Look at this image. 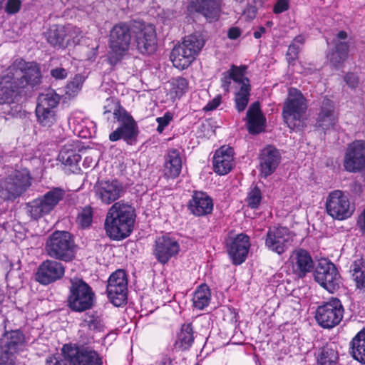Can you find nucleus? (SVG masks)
Masks as SVG:
<instances>
[{
  "label": "nucleus",
  "mask_w": 365,
  "mask_h": 365,
  "mask_svg": "<svg viewBox=\"0 0 365 365\" xmlns=\"http://www.w3.org/2000/svg\"><path fill=\"white\" fill-rule=\"evenodd\" d=\"M40 68L35 62L14 61L7 73L0 76V105L16 102L27 86L34 87L41 81Z\"/></svg>",
  "instance_id": "1"
},
{
  "label": "nucleus",
  "mask_w": 365,
  "mask_h": 365,
  "mask_svg": "<svg viewBox=\"0 0 365 365\" xmlns=\"http://www.w3.org/2000/svg\"><path fill=\"white\" fill-rule=\"evenodd\" d=\"M135 217V210L130 205L122 202L114 203L105 220L107 235L114 240L126 238L133 230Z\"/></svg>",
  "instance_id": "2"
},
{
  "label": "nucleus",
  "mask_w": 365,
  "mask_h": 365,
  "mask_svg": "<svg viewBox=\"0 0 365 365\" xmlns=\"http://www.w3.org/2000/svg\"><path fill=\"white\" fill-rule=\"evenodd\" d=\"M103 109L104 114L112 113L114 118L120 123V126L110 134V140L117 141L123 138L130 143V141L135 138L138 133L137 123L133 118L113 98H108L106 100Z\"/></svg>",
  "instance_id": "3"
},
{
  "label": "nucleus",
  "mask_w": 365,
  "mask_h": 365,
  "mask_svg": "<svg viewBox=\"0 0 365 365\" xmlns=\"http://www.w3.org/2000/svg\"><path fill=\"white\" fill-rule=\"evenodd\" d=\"M62 358L47 361V365H102L98 354L81 344H64L61 349Z\"/></svg>",
  "instance_id": "4"
},
{
  "label": "nucleus",
  "mask_w": 365,
  "mask_h": 365,
  "mask_svg": "<svg viewBox=\"0 0 365 365\" xmlns=\"http://www.w3.org/2000/svg\"><path fill=\"white\" fill-rule=\"evenodd\" d=\"M204 44L205 40L200 34L185 36L182 42L172 50L170 59L173 66L180 70L187 68L195 59Z\"/></svg>",
  "instance_id": "5"
},
{
  "label": "nucleus",
  "mask_w": 365,
  "mask_h": 365,
  "mask_svg": "<svg viewBox=\"0 0 365 365\" xmlns=\"http://www.w3.org/2000/svg\"><path fill=\"white\" fill-rule=\"evenodd\" d=\"M307 109L306 99L301 91L297 88H289L284 103L282 115L290 129H300L304 126Z\"/></svg>",
  "instance_id": "6"
},
{
  "label": "nucleus",
  "mask_w": 365,
  "mask_h": 365,
  "mask_svg": "<svg viewBox=\"0 0 365 365\" xmlns=\"http://www.w3.org/2000/svg\"><path fill=\"white\" fill-rule=\"evenodd\" d=\"M75 245L71 235L66 231H56L46 242V251L51 257L70 262L75 257Z\"/></svg>",
  "instance_id": "7"
},
{
  "label": "nucleus",
  "mask_w": 365,
  "mask_h": 365,
  "mask_svg": "<svg viewBox=\"0 0 365 365\" xmlns=\"http://www.w3.org/2000/svg\"><path fill=\"white\" fill-rule=\"evenodd\" d=\"M70 282L68 307L78 312L90 309L94 304L95 298L91 287L81 279H71Z\"/></svg>",
  "instance_id": "8"
},
{
  "label": "nucleus",
  "mask_w": 365,
  "mask_h": 365,
  "mask_svg": "<svg viewBox=\"0 0 365 365\" xmlns=\"http://www.w3.org/2000/svg\"><path fill=\"white\" fill-rule=\"evenodd\" d=\"M131 41L129 26L125 23L115 25L110 31L108 60L115 65L120 61L128 51Z\"/></svg>",
  "instance_id": "9"
},
{
  "label": "nucleus",
  "mask_w": 365,
  "mask_h": 365,
  "mask_svg": "<svg viewBox=\"0 0 365 365\" xmlns=\"http://www.w3.org/2000/svg\"><path fill=\"white\" fill-rule=\"evenodd\" d=\"M64 195L65 191L63 189L54 187L43 195L28 202L27 212L32 219L38 220L53 210Z\"/></svg>",
  "instance_id": "10"
},
{
  "label": "nucleus",
  "mask_w": 365,
  "mask_h": 365,
  "mask_svg": "<svg viewBox=\"0 0 365 365\" xmlns=\"http://www.w3.org/2000/svg\"><path fill=\"white\" fill-rule=\"evenodd\" d=\"M31 185V178L27 170H18L0 182V197L14 200L21 195Z\"/></svg>",
  "instance_id": "11"
},
{
  "label": "nucleus",
  "mask_w": 365,
  "mask_h": 365,
  "mask_svg": "<svg viewBox=\"0 0 365 365\" xmlns=\"http://www.w3.org/2000/svg\"><path fill=\"white\" fill-rule=\"evenodd\" d=\"M59 101L60 96L53 90H48L38 96L36 115L42 126L49 128L56 123L55 109Z\"/></svg>",
  "instance_id": "12"
},
{
  "label": "nucleus",
  "mask_w": 365,
  "mask_h": 365,
  "mask_svg": "<svg viewBox=\"0 0 365 365\" xmlns=\"http://www.w3.org/2000/svg\"><path fill=\"white\" fill-rule=\"evenodd\" d=\"M314 276L315 280L330 293H334L340 287V275L335 265L326 259L318 262Z\"/></svg>",
  "instance_id": "13"
},
{
  "label": "nucleus",
  "mask_w": 365,
  "mask_h": 365,
  "mask_svg": "<svg viewBox=\"0 0 365 365\" xmlns=\"http://www.w3.org/2000/svg\"><path fill=\"white\" fill-rule=\"evenodd\" d=\"M343 313L344 309L341 302L336 298H332L317 308L315 318L322 327L332 328L341 322Z\"/></svg>",
  "instance_id": "14"
},
{
  "label": "nucleus",
  "mask_w": 365,
  "mask_h": 365,
  "mask_svg": "<svg viewBox=\"0 0 365 365\" xmlns=\"http://www.w3.org/2000/svg\"><path fill=\"white\" fill-rule=\"evenodd\" d=\"M327 213L334 219L342 220L351 216L354 207L347 196L341 190L331 192L326 202Z\"/></svg>",
  "instance_id": "15"
},
{
  "label": "nucleus",
  "mask_w": 365,
  "mask_h": 365,
  "mask_svg": "<svg viewBox=\"0 0 365 365\" xmlns=\"http://www.w3.org/2000/svg\"><path fill=\"white\" fill-rule=\"evenodd\" d=\"M128 280L125 272L118 269L109 277L107 285L108 297L115 307H120L127 299Z\"/></svg>",
  "instance_id": "16"
},
{
  "label": "nucleus",
  "mask_w": 365,
  "mask_h": 365,
  "mask_svg": "<svg viewBox=\"0 0 365 365\" xmlns=\"http://www.w3.org/2000/svg\"><path fill=\"white\" fill-rule=\"evenodd\" d=\"M292 241L293 235L287 227H272L267 232L265 245L272 252L281 255L291 246Z\"/></svg>",
  "instance_id": "17"
},
{
  "label": "nucleus",
  "mask_w": 365,
  "mask_h": 365,
  "mask_svg": "<svg viewBox=\"0 0 365 365\" xmlns=\"http://www.w3.org/2000/svg\"><path fill=\"white\" fill-rule=\"evenodd\" d=\"M137 49L143 54H152L157 48L155 29L153 25H141L135 32Z\"/></svg>",
  "instance_id": "18"
},
{
  "label": "nucleus",
  "mask_w": 365,
  "mask_h": 365,
  "mask_svg": "<svg viewBox=\"0 0 365 365\" xmlns=\"http://www.w3.org/2000/svg\"><path fill=\"white\" fill-rule=\"evenodd\" d=\"M64 274V267L61 262L47 259L38 267L36 272V280L44 285L61 279Z\"/></svg>",
  "instance_id": "19"
},
{
  "label": "nucleus",
  "mask_w": 365,
  "mask_h": 365,
  "mask_svg": "<svg viewBox=\"0 0 365 365\" xmlns=\"http://www.w3.org/2000/svg\"><path fill=\"white\" fill-rule=\"evenodd\" d=\"M122 191V187L117 180L98 181L94 186L96 197L107 205L118 200Z\"/></svg>",
  "instance_id": "20"
},
{
  "label": "nucleus",
  "mask_w": 365,
  "mask_h": 365,
  "mask_svg": "<svg viewBox=\"0 0 365 365\" xmlns=\"http://www.w3.org/2000/svg\"><path fill=\"white\" fill-rule=\"evenodd\" d=\"M180 250L178 242L168 237H160L155 241V255L163 264L168 262L170 258L175 256Z\"/></svg>",
  "instance_id": "21"
},
{
  "label": "nucleus",
  "mask_w": 365,
  "mask_h": 365,
  "mask_svg": "<svg viewBox=\"0 0 365 365\" xmlns=\"http://www.w3.org/2000/svg\"><path fill=\"white\" fill-rule=\"evenodd\" d=\"M280 158L279 153L274 147L268 145L264 148L259 158L261 175L267 178L273 173L279 164Z\"/></svg>",
  "instance_id": "22"
},
{
  "label": "nucleus",
  "mask_w": 365,
  "mask_h": 365,
  "mask_svg": "<svg viewBox=\"0 0 365 365\" xmlns=\"http://www.w3.org/2000/svg\"><path fill=\"white\" fill-rule=\"evenodd\" d=\"M290 262L292 272L298 277H304L314 267V262L309 253L302 249L293 252L290 257Z\"/></svg>",
  "instance_id": "23"
},
{
  "label": "nucleus",
  "mask_w": 365,
  "mask_h": 365,
  "mask_svg": "<svg viewBox=\"0 0 365 365\" xmlns=\"http://www.w3.org/2000/svg\"><path fill=\"white\" fill-rule=\"evenodd\" d=\"M233 155L234 150L231 147L224 145L217 150L213 159L215 171L222 175L228 173L232 168Z\"/></svg>",
  "instance_id": "24"
},
{
  "label": "nucleus",
  "mask_w": 365,
  "mask_h": 365,
  "mask_svg": "<svg viewBox=\"0 0 365 365\" xmlns=\"http://www.w3.org/2000/svg\"><path fill=\"white\" fill-rule=\"evenodd\" d=\"M249 247V237L245 235L240 234L232 241L228 253L234 264H240L245 260Z\"/></svg>",
  "instance_id": "25"
},
{
  "label": "nucleus",
  "mask_w": 365,
  "mask_h": 365,
  "mask_svg": "<svg viewBox=\"0 0 365 365\" xmlns=\"http://www.w3.org/2000/svg\"><path fill=\"white\" fill-rule=\"evenodd\" d=\"M189 207L196 216H203L212 212L213 203L212 199L205 192H195L190 201Z\"/></svg>",
  "instance_id": "26"
},
{
  "label": "nucleus",
  "mask_w": 365,
  "mask_h": 365,
  "mask_svg": "<svg viewBox=\"0 0 365 365\" xmlns=\"http://www.w3.org/2000/svg\"><path fill=\"white\" fill-rule=\"evenodd\" d=\"M247 128L250 133H259L263 130L264 118L259 102L253 103L247 112Z\"/></svg>",
  "instance_id": "27"
},
{
  "label": "nucleus",
  "mask_w": 365,
  "mask_h": 365,
  "mask_svg": "<svg viewBox=\"0 0 365 365\" xmlns=\"http://www.w3.org/2000/svg\"><path fill=\"white\" fill-rule=\"evenodd\" d=\"M195 11L202 14L209 21L217 20L220 13V0H197Z\"/></svg>",
  "instance_id": "28"
},
{
  "label": "nucleus",
  "mask_w": 365,
  "mask_h": 365,
  "mask_svg": "<svg viewBox=\"0 0 365 365\" xmlns=\"http://www.w3.org/2000/svg\"><path fill=\"white\" fill-rule=\"evenodd\" d=\"M336 121L334 103L331 100L324 98L318 117V125L323 129H328L333 127Z\"/></svg>",
  "instance_id": "29"
},
{
  "label": "nucleus",
  "mask_w": 365,
  "mask_h": 365,
  "mask_svg": "<svg viewBox=\"0 0 365 365\" xmlns=\"http://www.w3.org/2000/svg\"><path fill=\"white\" fill-rule=\"evenodd\" d=\"M182 168V160L180 153L173 149L169 150L165 163V175L168 178H175L179 175Z\"/></svg>",
  "instance_id": "30"
},
{
  "label": "nucleus",
  "mask_w": 365,
  "mask_h": 365,
  "mask_svg": "<svg viewBox=\"0 0 365 365\" xmlns=\"http://www.w3.org/2000/svg\"><path fill=\"white\" fill-rule=\"evenodd\" d=\"M24 344H0V365H16L15 355Z\"/></svg>",
  "instance_id": "31"
},
{
  "label": "nucleus",
  "mask_w": 365,
  "mask_h": 365,
  "mask_svg": "<svg viewBox=\"0 0 365 365\" xmlns=\"http://www.w3.org/2000/svg\"><path fill=\"white\" fill-rule=\"evenodd\" d=\"M349 48L346 42L336 43L334 50L328 55L330 63L335 67L342 63L348 56Z\"/></svg>",
  "instance_id": "32"
},
{
  "label": "nucleus",
  "mask_w": 365,
  "mask_h": 365,
  "mask_svg": "<svg viewBox=\"0 0 365 365\" xmlns=\"http://www.w3.org/2000/svg\"><path fill=\"white\" fill-rule=\"evenodd\" d=\"M318 365H338V353L328 345L324 346L318 354Z\"/></svg>",
  "instance_id": "33"
},
{
  "label": "nucleus",
  "mask_w": 365,
  "mask_h": 365,
  "mask_svg": "<svg viewBox=\"0 0 365 365\" xmlns=\"http://www.w3.org/2000/svg\"><path fill=\"white\" fill-rule=\"evenodd\" d=\"M344 166L346 170L356 173L365 169V158L356 157L352 153H347L344 157Z\"/></svg>",
  "instance_id": "34"
},
{
  "label": "nucleus",
  "mask_w": 365,
  "mask_h": 365,
  "mask_svg": "<svg viewBox=\"0 0 365 365\" xmlns=\"http://www.w3.org/2000/svg\"><path fill=\"white\" fill-rule=\"evenodd\" d=\"M66 31L63 26H53L46 33L48 42L53 46L61 47L63 45Z\"/></svg>",
  "instance_id": "35"
},
{
  "label": "nucleus",
  "mask_w": 365,
  "mask_h": 365,
  "mask_svg": "<svg viewBox=\"0 0 365 365\" xmlns=\"http://www.w3.org/2000/svg\"><path fill=\"white\" fill-rule=\"evenodd\" d=\"M210 293L206 285H201L195 292L192 302L195 308L202 309L207 307L210 302Z\"/></svg>",
  "instance_id": "36"
},
{
  "label": "nucleus",
  "mask_w": 365,
  "mask_h": 365,
  "mask_svg": "<svg viewBox=\"0 0 365 365\" xmlns=\"http://www.w3.org/2000/svg\"><path fill=\"white\" fill-rule=\"evenodd\" d=\"M250 91V83L244 81L235 98L236 108L239 112H242L246 108L249 102Z\"/></svg>",
  "instance_id": "37"
},
{
  "label": "nucleus",
  "mask_w": 365,
  "mask_h": 365,
  "mask_svg": "<svg viewBox=\"0 0 365 365\" xmlns=\"http://www.w3.org/2000/svg\"><path fill=\"white\" fill-rule=\"evenodd\" d=\"M58 159L65 165L73 167L78 165L81 157L76 151L63 148L58 155Z\"/></svg>",
  "instance_id": "38"
},
{
  "label": "nucleus",
  "mask_w": 365,
  "mask_h": 365,
  "mask_svg": "<svg viewBox=\"0 0 365 365\" xmlns=\"http://www.w3.org/2000/svg\"><path fill=\"white\" fill-rule=\"evenodd\" d=\"M304 41V37L302 35H299L296 36L292 43L289 45L286 55L287 61L289 64L293 63L297 58L301 46L303 45Z\"/></svg>",
  "instance_id": "39"
},
{
  "label": "nucleus",
  "mask_w": 365,
  "mask_h": 365,
  "mask_svg": "<svg viewBox=\"0 0 365 365\" xmlns=\"http://www.w3.org/2000/svg\"><path fill=\"white\" fill-rule=\"evenodd\" d=\"M93 208L91 206L81 208L76 218L78 225L83 229L90 227L93 220Z\"/></svg>",
  "instance_id": "40"
},
{
  "label": "nucleus",
  "mask_w": 365,
  "mask_h": 365,
  "mask_svg": "<svg viewBox=\"0 0 365 365\" xmlns=\"http://www.w3.org/2000/svg\"><path fill=\"white\" fill-rule=\"evenodd\" d=\"M195 339L194 332L191 324L182 325L180 332L178 334L179 342H192Z\"/></svg>",
  "instance_id": "41"
},
{
  "label": "nucleus",
  "mask_w": 365,
  "mask_h": 365,
  "mask_svg": "<svg viewBox=\"0 0 365 365\" xmlns=\"http://www.w3.org/2000/svg\"><path fill=\"white\" fill-rule=\"evenodd\" d=\"M262 200V193L260 190L255 186L249 192L247 202L248 205L252 208L258 207Z\"/></svg>",
  "instance_id": "42"
},
{
  "label": "nucleus",
  "mask_w": 365,
  "mask_h": 365,
  "mask_svg": "<svg viewBox=\"0 0 365 365\" xmlns=\"http://www.w3.org/2000/svg\"><path fill=\"white\" fill-rule=\"evenodd\" d=\"M347 153H352L356 157L365 158V141L356 140L351 143L348 148Z\"/></svg>",
  "instance_id": "43"
},
{
  "label": "nucleus",
  "mask_w": 365,
  "mask_h": 365,
  "mask_svg": "<svg viewBox=\"0 0 365 365\" xmlns=\"http://www.w3.org/2000/svg\"><path fill=\"white\" fill-rule=\"evenodd\" d=\"M244 71L245 68L232 66L230 71V78L239 83L240 86L242 85L244 81L247 82V83H249V79L244 77Z\"/></svg>",
  "instance_id": "44"
},
{
  "label": "nucleus",
  "mask_w": 365,
  "mask_h": 365,
  "mask_svg": "<svg viewBox=\"0 0 365 365\" xmlns=\"http://www.w3.org/2000/svg\"><path fill=\"white\" fill-rule=\"evenodd\" d=\"M351 354L354 359L365 364V344H352Z\"/></svg>",
  "instance_id": "45"
},
{
  "label": "nucleus",
  "mask_w": 365,
  "mask_h": 365,
  "mask_svg": "<svg viewBox=\"0 0 365 365\" xmlns=\"http://www.w3.org/2000/svg\"><path fill=\"white\" fill-rule=\"evenodd\" d=\"M187 88L188 82L185 78L182 77L177 78L173 81V89L174 90L175 94L178 96H180L185 93Z\"/></svg>",
  "instance_id": "46"
},
{
  "label": "nucleus",
  "mask_w": 365,
  "mask_h": 365,
  "mask_svg": "<svg viewBox=\"0 0 365 365\" xmlns=\"http://www.w3.org/2000/svg\"><path fill=\"white\" fill-rule=\"evenodd\" d=\"M4 338L9 341V342H24L25 340L24 334L19 329L6 332Z\"/></svg>",
  "instance_id": "47"
},
{
  "label": "nucleus",
  "mask_w": 365,
  "mask_h": 365,
  "mask_svg": "<svg viewBox=\"0 0 365 365\" xmlns=\"http://www.w3.org/2000/svg\"><path fill=\"white\" fill-rule=\"evenodd\" d=\"M21 6V0H8L5 6V11L9 14H14L20 10Z\"/></svg>",
  "instance_id": "48"
},
{
  "label": "nucleus",
  "mask_w": 365,
  "mask_h": 365,
  "mask_svg": "<svg viewBox=\"0 0 365 365\" xmlns=\"http://www.w3.org/2000/svg\"><path fill=\"white\" fill-rule=\"evenodd\" d=\"M172 119V116L169 113L165 114L163 117H159L157 118V122L158 123V126L157 128V130L159 133H162L164 128L168 125L170 121Z\"/></svg>",
  "instance_id": "49"
},
{
  "label": "nucleus",
  "mask_w": 365,
  "mask_h": 365,
  "mask_svg": "<svg viewBox=\"0 0 365 365\" xmlns=\"http://www.w3.org/2000/svg\"><path fill=\"white\" fill-rule=\"evenodd\" d=\"M289 9V0H278L273 9L275 14H280Z\"/></svg>",
  "instance_id": "50"
},
{
  "label": "nucleus",
  "mask_w": 365,
  "mask_h": 365,
  "mask_svg": "<svg viewBox=\"0 0 365 365\" xmlns=\"http://www.w3.org/2000/svg\"><path fill=\"white\" fill-rule=\"evenodd\" d=\"M344 81L346 84L352 88H354L358 86V77L353 73H347L344 77Z\"/></svg>",
  "instance_id": "51"
},
{
  "label": "nucleus",
  "mask_w": 365,
  "mask_h": 365,
  "mask_svg": "<svg viewBox=\"0 0 365 365\" xmlns=\"http://www.w3.org/2000/svg\"><path fill=\"white\" fill-rule=\"evenodd\" d=\"M259 7L257 6H248L243 11L244 16L248 19H253L257 14V9Z\"/></svg>",
  "instance_id": "52"
},
{
  "label": "nucleus",
  "mask_w": 365,
  "mask_h": 365,
  "mask_svg": "<svg viewBox=\"0 0 365 365\" xmlns=\"http://www.w3.org/2000/svg\"><path fill=\"white\" fill-rule=\"evenodd\" d=\"M51 75L56 79H63L67 76V71L63 68H56L51 71Z\"/></svg>",
  "instance_id": "53"
},
{
  "label": "nucleus",
  "mask_w": 365,
  "mask_h": 365,
  "mask_svg": "<svg viewBox=\"0 0 365 365\" xmlns=\"http://www.w3.org/2000/svg\"><path fill=\"white\" fill-rule=\"evenodd\" d=\"M221 102V97L220 96L213 98L211 101H210L204 108L205 110H213L217 107L219 106Z\"/></svg>",
  "instance_id": "54"
},
{
  "label": "nucleus",
  "mask_w": 365,
  "mask_h": 365,
  "mask_svg": "<svg viewBox=\"0 0 365 365\" xmlns=\"http://www.w3.org/2000/svg\"><path fill=\"white\" fill-rule=\"evenodd\" d=\"M81 82L78 81L77 79H75L74 81H71L70 83L68 84L66 88H67V93H69L70 91L72 92H77L81 88Z\"/></svg>",
  "instance_id": "55"
},
{
  "label": "nucleus",
  "mask_w": 365,
  "mask_h": 365,
  "mask_svg": "<svg viewBox=\"0 0 365 365\" xmlns=\"http://www.w3.org/2000/svg\"><path fill=\"white\" fill-rule=\"evenodd\" d=\"M87 326L90 330H100L101 324L99 320L96 319H91L87 322Z\"/></svg>",
  "instance_id": "56"
},
{
  "label": "nucleus",
  "mask_w": 365,
  "mask_h": 365,
  "mask_svg": "<svg viewBox=\"0 0 365 365\" xmlns=\"http://www.w3.org/2000/svg\"><path fill=\"white\" fill-rule=\"evenodd\" d=\"M240 30L237 27L230 28L228 31L227 36L230 39H236L240 36Z\"/></svg>",
  "instance_id": "57"
},
{
  "label": "nucleus",
  "mask_w": 365,
  "mask_h": 365,
  "mask_svg": "<svg viewBox=\"0 0 365 365\" xmlns=\"http://www.w3.org/2000/svg\"><path fill=\"white\" fill-rule=\"evenodd\" d=\"M365 342V327L363 328L358 334L353 338L351 342Z\"/></svg>",
  "instance_id": "58"
},
{
  "label": "nucleus",
  "mask_w": 365,
  "mask_h": 365,
  "mask_svg": "<svg viewBox=\"0 0 365 365\" xmlns=\"http://www.w3.org/2000/svg\"><path fill=\"white\" fill-rule=\"evenodd\" d=\"M359 225L362 232L365 234V210L359 218Z\"/></svg>",
  "instance_id": "59"
},
{
  "label": "nucleus",
  "mask_w": 365,
  "mask_h": 365,
  "mask_svg": "<svg viewBox=\"0 0 365 365\" xmlns=\"http://www.w3.org/2000/svg\"><path fill=\"white\" fill-rule=\"evenodd\" d=\"M265 31L266 29L263 26H261L257 31L254 32V37L255 38H259L262 36V34L265 33Z\"/></svg>",
  "instance_id": "60"
},
{
  "label": "nucleus",
  "mask_w": 365,
  "mask_h": 365,
  "mask_svg": "<svg viewBox=\"0 0 365 365\" xmlns=\"http://www.w3.org/2000/svg\"><path fill=\"white\" fill-rule=\"evenodd\" d=\"M160 365H173L171 359L169 357H164L160 362Z\"/></svg>",
  "instance_id": "61"
},
{
  "label": "nucleus",
  "mask_w": 365,
  "mask_h": 365,
  "mask_svg": "<svg viewBox=\"0 0 365 365\" xmlns=\"http://www.w3.org/2000/svg\"><path fill=\"white\" fill-rule=\"evenodd\" d=\"M200 320L201 321L202 324L205 325L206 327L205 331H206V334H207V331H208L207 326L209 325V320L205 317L202 318Z\"/></svg>",
  "instance_id": "62"
},
{
  "label": "nucleus",
  "mask_w": 365,
  "mask_h": 365,
  "mask_svg": "<svg viewBox=\"0 0 365 365\" xmlns=\"http://www.w3.org/2000/svg\"><path fill=\"white\" fill-rule=\"evenodd\" d=\"M337 37L339 39H345L347 37V34L344 31H341L338 33Z\"/></svg>",
  "instance_id": "63"
},
{
  "label": "nucleus",
  "mask_w": 365,
  "mask_h": 365,
  "mask_svg": "<svg viewBox=\"0 0 365 365\" xmlns=\"http://www.w3.org/2000/svg\"><path fill=\"white\" fill-rule=\"evenodd\" d=\"M255 6L257 7H262L264 5V0H253Z\"/></svg>",
  "instance_id": "64"
}]
</instances>
